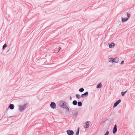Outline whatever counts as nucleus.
<instances>
[{
	"label": "nucleus",
	"mask_w": 135,
	"mask_h": 135,
	"mask_svg": "<svg viewBox=\"0 0 135 135\" xmlns=\"http://www.w3.org/2000/svg\"><path fill=\"white\" fill-rule=\"evenodd\" d=\"M28 104H25L24 105L20 106L19 107V109L20 112H22L26 108V107H28Z\"/></svg>",
	"instance_id": "nucleus-1"
},
{
	"label": "nucleus",
	"mask_w": 135,
	"mask_h": 135,
	"mask_svg": "<svg viewBox=\"0 0 135 135\" xmlns=\"http://www.w3.org/2000/svg\"><path fill=\"white\" fill-rule=\"evenodd\" d=\"M66 102L64 101H62V102H60V107L63 109L65 108V107L67 106L66 105Z\"/></svg>",
	"instance_id": "nucleus-2"
},
{
	"label": "nucleus",
	"mask_w": 135,
	"mask_h": 135,
	"mask_svg": "<svg viewBox=\"0 0 135 135\" xmlns=\"http://www.w3.org/2000/svg\"><path fill=\"white\" fill-rule=\"evenodd\" d=\"M66 133L68 135H73L74 132L73 130H68L66 131Z\"/></svg>",
	"instance_id": "nucleus-3"
},
{
	"label": "nucleus",
	"mask_w": 135,
	"mask_h": 135,
	"mask_svg": "<svg viewBox=\"0 0 135 135\" xmlns=\"http://www.w3.org/2000/svg\"><path fill=\"white\" fill-rule=\"evenodd\" d=\"M121 102V100L120 99H119L113 105V108L115 107L120 103Z\"/></svg>",
	"instance_id": "nucleus-4"
},
{
	"label": "nucleus",
	"mask_w": 135,
	"mask_h": 135,
	"mask_svg": "<svg viewBox=\"0 0 135 135\" xmlns=\"http://www.w3.org/2000/svg\"><path fill=\"white\" fill-rule=\"evenodd\" d=\"M56 104L54 102H52L51 103L50 106L53 109H55L56 108Z\"/></svg>",
	"instance_id": "nucleus-5"
},
{
	"label": "nucleus",
	"mask_w": 135,
	"mask_h": 135,
	"mask_svg": "<svg viewBox=\"0 0 135 135\" xmlns=\"http://www.w3.org/2000/svg\"><path fill=\"white\" fill-rule=\"evenodd\" d=\"M88 95V92H86L82 94L81 95V97L82 98L86 97Z\"/></svg>",
	"instance_id": "nucleus-6"
},
{
	"label": "nucleus",
	"mask_w": 135,
	"mask_h": 135,
	"mask_svg": "<svg viewBox=\"0 0 135 135\" xmlns=\"http://www.w3.org/2000/svg\"><path fill=\"white\" fill-rule=\"evenodd\" d=\"M117 131V126L116 124H115L114 126V128L113 129V134H115L116 133Z\"/></svg>",
	"instance_id": "nucleus-7"
},
{
	"label": "nucleus",
	"mask_w": 135,
	"mask_h": 135,
	"mask_svg": "<svg viewBox=\"0 0 135 135\" xmlns=\"http://www.w3.org/2000/svg\"><path fill=\"white\" fill-rule=\"evenodd\" d=\"M90 122L89 121H87L86 122V126H84V127L85 128H88L89 127L90 124L89 123Z\"/></svg>",
	"instance_id": "nucleus-8"
},
{
	"label": "nucleus",
	"mask_w": 135,
	"mask_h": 135,
	"mask_svg": "<svg viewBox=\"0 0 135 135\" xmlns=\"http://www.w3.org/2000/svg\"><path fill=\"white\" fill-rule=\"evenodd\" d=\"M128 20V18L126 17L125 18H122V22H124L127 21Z\"/></svg>",
	"instance_id": "nucleus-9"
},
{
	"label": "nucleus",
	"mask_w": 135,
	"mask_h": 135,
	"mask_svg": "<svg viewBox=\"0 0 135 135\" xmlns=\"http://www.w3.org/2000/svg\"><path fill=\"white\" fill-rule=\"evenodd\" d=\"M9 107L10 109L12 110L14 108V105L13 104H11L9 105Z\"/></svg>",
	"instance_id": "nucleus-10"
},
{
	"label": "nucleus",
	"mask_w": 135,
	"mask_h": 135,
	"mask_svg": "<svg viewBox=\"0 0 135 135\" xmlns=\"http://www.w3.org/2000/svg\"><path fill=\"white\" fill-rule=\"evenodd\" d=\"M109 48H112L114 46H115V44H114L113 42L111 44H110L109 43Z\"/></svg>",
	"instance_id": "nucleus-11"
},
{
	"label": "nucleus",
	"mask_w": 135,
	"mask_h": 135,
	"mask_svg": "<svg viewBox=\"0 0 135 135\" xmlns=\"http://www.w3.org/2000/svg\"><path fill=\"white\" fill-rule=\"evenodd\" d=\"M102 86V84L100 83L97 86V89H99Z\"/></svg>",
	"instance_id": "nucleus-12"
},
{
	"label": "nucleus",
	"mask_w": 135,
	"mask_h": 135,
	"mask_svg": "<svg viewBox=\"0 0 135 135\" xmlns=\"http://www.w3.org/2000/svg\"><path fill=\"white\" fill-rule=\"evenodd\" d=\"M124 15L125 16L127 15V17L128 18L130 17V14L128 13L127 12H125L124 13Z\"/></svg>",
	"instance_id": "nucleus-13"
},
{
	"label": "nucleus",
	"mask_w": 135,
	"mask_h": 135,
	"mask_svg": "<svg viewBox=\"0 0 135 135\" xmlns=\"http://www.w3.org/2000/svg\"><path fill=\"white\" fill-rule=\"evenodd\" d=\"M73 104L74 105H77L78 102L76 100H74L73 102Z\"/></svg>",
	"instance_id": "nucleus-14"
},
{
	"label": "nucleus",
	"mask_w": 135,
	"mask_h": 135,
	"mask_svg": "<svg viewBox=\"0 0 135 135\" xmlns=\"http://www.w3.org/2000/svg\"><path fill=\"white\" fill-rule=\"evenodd\" d=\"M79 127H78L77 129V130L76 132V135H78L79 133Z\"/></svg>",
	"instance_id": "nucleus-15"
},
{
	"label": "nucleus",
	"mask_w": 135,
	"mask_h": 135,
	"mask_svg": "<svg viewBox=\"0 0 135 135\" xmlns=\"http://www.w3.org/2000/svg\"><path fill=\"white\" fill-rule=\"evenodd\" d=\"M115 63H117L119 61V59L118 58L115 57L114 58Z\"/></svg>",
	"instance_id": "nucleus-16"
},
{
	"label": "nucleus",
	"mask_w": 135,
	"mask_h": 135,
	"mask_svg": "<svg viewBox=\"0 0 135 135\" xmlns=\"http://www.w3.org/2000/svg\"><path fill=\"white\" fill-rule=\"evenodd\" d=\"M127 91V90H126L125 91H123L121 92V94L122 96H123L125 93Z\"/></svg>",
	"instance_id": "nucleus-17"
},
{
	"label": "nucleus",
	"mask_w": 135,
	"mask_h": 135,
	"mask_svg": "<svg viewBox=\"0 0 135 135\" xmlns=\"http://www.w3.org/2000/svg\"><path fill=\"white\" fill-rule=\"evenodd\" d=\"M78 105L79 107H80L82 105V103L81 102H78Z\"/></svg>",
	"instance_id": "nucleus-18"
},
{
	"label": "nucleus",
	"mask_w": 135,
	"mask_h": 135,
	"mask_svg": "<svg viewBox=\"0 0 135 135\" xmlns=\"http://www.w3.org/2000/svg\"><path fill=\"white\" fill-rule=\"evenodd\" d=\"M75 96H76V97L78 99H79L80 98L81 96L79 94H76L75 95Z\"/></svg>",
	"instance_id": "nucleus-19"
},
{
	"label": "nucleus",
	"mask_w": 135,
	"mask_h": 135,
	"mask_svg": "<svg viewBox=\"0 0 135 135\" xmlns=\"http://www.w3.org/2000/svg\"><path fill=\"white\" fill-rule=\"evenodd\" d=\"M84 90V89L83 88H81L79 90V91L80 92H82Z\"/></svg>",
	"instance_id": "nucleus-20"
},
{
	"label": "nucleus",
	"mask_w": 135,
	"mask_h": 135,
	"mask_svg": "<svg viewBox=\"0 0 135 135\" xmlns=\"http://www.w3.org/2000/svg\"><path fill=\"white\" fill-rule=\"evenodd\" d=\"M64 109H65L66 110V111L67 112H69V108L67 107H65V108Z\"/></svg>",
	"instance_id": "nucleus-21"
},
{
	"label": "nucleus",
	"mask_w": 135,
	"mask_h": 135,
	"mask_svg": "<svg viewBox=\"0 0 135 135\" xmlns=\"http://www.w3.org/2000/svg\"><path fill=\"white\" fill-rule=\"evenodd\" d=\"M7 46V45L6 44H5L2 47V49L4 50Z\"/></svg>",
	"instance_id": "nucleus-22"
},
{
	"label": "nucleus",
	"mask_w": 135,
	"mask_h": 135,
	"mask_svg": "<svg viewBox=\"0 0 135 135\" xmlns=\"http://www.w3.org/2000/svg\"><path fill=\"white\" fill-rule=\"evenodd\" d=\"M74 115L75 117H77L78 115V112H75L74 114Z\"/></svg>",
	"instance_id": "nucleus-23"
},
{
	"label": "nucleus",
	"mask_w": 135,
	"mask_h": 135,
	"mask_svg": "<svg viewBox=\"0 0 135 135\" xmlns=\"http://www.w3.org/2000/svg\"><path fill=\"white\" fill-rule=\"evenodd\" d=\"M109 132L108 131H107L104 134V135H108L109 134Z\"/></svg>",
	"instance_id": "nucleus-24"
},
{
	"label": "nucleus",
	"mask_w": 135,
	"mask_h": 135,
	"mask_svg": "<svg viewBox=\"0 0 135 135\" xmlns=\"http://www.w3.org/2000/svg\"><path fill=\"white\" fill-rule=\"evenodd\" d=\"M111 59L112 60V62H115L114 58H112V59Z\"/></svg>",
	"instance_id": "nucleus-25"
},
{
	"label": "nucleus",
	"mask_w": 135,
	"mask_h": 135,
	"mask_svg": "<svg viewBox=\"0 0 135 135\" xmlns=\"http://www.w3.org/2000/svg\"><path fill=\"white\" fill-rule=\"evenodd\" d=\"M111 59H112V58H110L109 59V62H112V60Z\"/></svg>",
	"instance_id": "nucleus-26"
},
{
	"label": "nucleus",
	"mask_w": 135,
	"mask_h": 135,
	"mask_svg": "<svg viewBox=\"0 0 135 135\" xmlns=\"http://www.w3.org/2000/svg\"><path fill=\"white\" fill-rule=\"evenodd\" d=\"M124 61L123 60L121 62V63H120V64L121 65H122L123 64V63H124Z\"/></svg>",
	"instance_id": "nucleus-27"
},
{
	"label": "nucleus",
	"mask_w": 135,
	"mask_h": 135,
	"mask_svg": "<svg viewBox=\"0 0 135 135\" xmlns=\"http://www.w3.org/2000/svg\"><path fill=\"white\" fill-rule=\"evenodd\" d=\"M9 51H10V49H9L6 52V53H7V52H8Z\"/></svg>",
	"instance_id": "nucleus-28"
},
{
	"label": "nucleus",
	"mask_w": 135,
	"mask_h": 135,
	"mask_svg": "<svg viewBox=\"0 0 135 135\" xmlns=\"http://www.w3.org/2000/svg\"><path fill=\"white\" fill-rule=\"evenodd\" d=\"M59 51L60 50V49H61V48H60V47H59Z\"/></svg>",
	"instance_id": "nucleus-29"
},
{
	"label": "nucleus",
	"mask_w": 135,
	"mask_h": 135,
	"mask_svg": "<svg viewBox=\"0 0 135 135\" xmlns=\"http://www.w3.org/2000/svg\"><path fill=\"white\" fill-rule=\"evenodd\" d=\"M71 99H72V97L71 96H70V100H71Z\"/></svg>",
	"instance_id": "nucleus-30"
},
{
	"label": "nucleus",
	"mask_w": 135,
	"mask_h": 135,
	"mask_svg": "<svg viewBox=\"0 0 135 135\" xmlns=\"http://www.w3.org/2000/svg\"><path fill=\"white\" fill-rule=\"evenodd\" d=\"M103 122H101L100 123V124H103Z\"/></svg>",
	"instance_id": "nucleus-31"
}]
</instances>
